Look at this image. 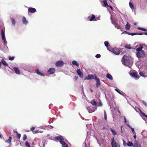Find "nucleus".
<instances>
[{"label": "nucleus", "mask_w": 147, "mask_h": 147, "mask_svg": "<svg viewBox=\"0 0 147 147\" xmlns=\"http://www.w3.org/2000/svg\"><path fill=\"white\" fill-rule=\"evenodd\" d=\"M121 61L123 64L125 66H127L130 68L133 64L132 60L130 59L126 55H124Z\"/></svg>", "instance_id": "nucleus-1"}, {"label": "nucleus", "mask_w": 147, "mask_h": 147, "mask_svg": "<svg viewBox=\"0 0 147 147\" xmlns=\"http://www.w3.org/2000/svg\"><path fill=\"white\" fill-rule=\"evenodd\" d=\"M55 138V139L59 141L60 143L62 145L63 147H68L67 144L63 140V138L62 136H58L56 137Z\"/></svg>", "instance_id": "nucleus-2"}, {"label": "nucleus", "mask_w": 147, "mask_h": 147, "mask_svg": "<svg viewBox=\"0 0 147 147\" xmlns=\"http://www.w3.org/2000/svg\"><path fill=\"white\" fill-rule=\"evenodd\" d=\"M136 55L137 57L138 58L144 57L145 55V52L144 50L137 52Z\"/></svg>", "instance_id": "nucleus-3"}, {"label": "nucleus", "mask_w": 147, "mask_h": 147, "mask_svg": "<svg viewBox=\"0 0 147 147\" xmlns=\"http://www.w3.org/2000/svg\"><path fill=\"white\" fill-rule=\"evenodd\" d=\"M86 109L89 113H91L94 111L95 109H96L95 108L91 106H90V107H87Z\"/></svg>", "instance_id": "nucleus-4"}, {"label": "nucleus", "mask_w": 147, "mask_h": 147, "mask_svg": "<svg viewBox=\"0 0 147 147\" xmlns=\"http://www.w3.org/2000/svg\"><path fill=\"white\" fill-rule=\"evenodd\" d=\"M115 90L118 93L120 94L123 95L126 98V95L123 92L121 91L120 90L118 89H116Z\"/></svg>", "instance_id": "nucleus-5"}, {"label": "nucleus", "mask_w": 147, "mask_h": 147, "mask_svg": "<svg viewBox=\"0 0 147 147\" xmlns=\"http://www.w3.org/2000/svg\"><path fill=\"white\" fill-rule=\"evenodd\" d=\"M64 63L63 61H59L56 62L55 65L57 67H61L63 66Z\"/></svg>", "instance_id": "nucleus-6"}, {"label": "nucleus", "mask_w": 147, "mask_h": 147, "mask_svg": "<svg viewBox=\"0 0 147 147\" xmlns=\"http://www.w3.org/2000/svg\"><path fill=\"white\" fill-rule=\"evenodd\" d=\"M112 50H113L112 52L116 55H119L121 52V50H120L119 49H117L116 50H115L112 49Z\"/></svg>", "instance_id": "nucleus-7"}, {"label": "nucleus", "mask_w": 147, "mask_h": 147, "mask_svg": "<svg viewBox=\"0 0 147 147\" xmlns=\"http://www.w3.org/2000/svg\"><path fill=\"white\" fill-rule=\"evenodd\" d=\"M111 144L112 147H120L119 145L114 140L111 142Z\"/></svg>", "instance_id": "nucleus-8"}, {"label": "nucleus", "mask_w": 147, "mask_h": 147, "mask_svg": "<svg viewBox=\"0 0 147 147\" xmlns=\"http://www.w3.org/2000/svg\"><path fill=\"white\" fill-rule=\"evenodd\" d=\"M123 33L127 34L129 35H131L132 36H133L134 35H137V34H138V35H142V34H143V33H130L129 32H127L126 31H125Z\"/></svg>", "instance_id": "nucleus-9"}, {"label": "nucleus", "mask_w": 147, "mask_h": 147, "mask_svg": "<svg viewBox=\"0 0 147 147\" xmlns=\"http://www.w3.org/2000/svg\"><path fill=\"white\" fill-rule=\"evenodd\" d=\"M55 71V69L53 68H50L48 71V72L49 74H52L54 73Z\"/></svg>", "instance_id": "nucleus-10"}, {"label": "nucleus", "mask_w": 147, "mask_h": 147, "mask_svg": "<svg viewBox=\"0 0 147 147\" xmlns=\"http://www.w3.org/2000/svg\"><path fill=\"white\" fill-rule=\"evenodd\" d=\"M78 75L80 78H82L83 76V74L81 72L80 69H78L77 70Z\"/></svg>", "instance_id": "nucleus-11"}, {"label": "nucleus", "mask_w": 147, "mask_h": 147, "mask_svg": "<svg viewBox=\"0 0 147 147\" xmlns=\"http://www.w3.org/2000/svg\"><path fill=\"white\" fill-rule=\"evenodd\" d=\"M28 11L30 13H34L36 11V10L34 8L30 7L28 9Z\"/></svg>", "instance_id": "nucleus-12"}, {"label": "nucleus", "mask_w": 147, "mask_h": 147, "mask_svg": "<svg viewBox=\"0 0 147 147\" xmlns=\"http://www.w3.org/2000/svg\"><path fill=\"white\" fill-rule=\"evenodd\" d=\"M131 76L134 77L135 79H138L139 78V76H138L137 74L136 73H133L131 74Z\"/></svg>", "instance_id": "nucleus-13"}, {"label": "nucleus", "mask_w": 147, "mask_h": 147, "mask_svg": "<svg viewBox=\"0 0 147 147\" xmlns=\"http://www.w3.org/2000/svg\"><path fill=\"white\" fill-rule=\"evenodd\" d=\"M22 21L23 24L26 25L28 23V21L27 20L26 18L23 16L22 18Z\"/></svg>", "instance_id": "nucleus-14"}, {"label": "nucleus", "mask_w": 147, "mask_h": 147, "mask_svg": "<svg viewBox=\"0 0 147 147\" xmlns=\"http://www.w3.org/2000/svg\"><path fill=\"white\" fill-rule=\"evenodd\" d=\"M13 69L16 74H20V72L18 68L17 67H13Z\"/></svg>", "instance_id": "nucleus-15"}, {"label": "nucleus", "mask_w": 147, "mask_h": 147, "mask_svg": "<svg viewBox=\"0 0 147 147\" xmlns=\"http://www.w3.org/2000/svg\"><path fill=\"white\" fill-rule=\"evenodd\" d=\"M35 72L38 75H40L41 76H44L45 75L44 74L40 72L38 70V69H36Z\"/></svg>", "instance_id": "nucleus-16"}, {"label": "nucleus", "mask_w": 147, "mask_h": 147, "mask_svg": "<svg viewBox=\"0 0 147 147\" xmlns=\"http://www.w3.org/2000/svg\"><path fill=\"white\" fill-rule=\"evenodd\" d=\"M94 79V76L93 75H88L87 78H86L85 80H91Z\"/></svg>", "instance_id": "nucleus-17"}, {"label": "nucleus", "mask_w": 147, "mask_h": 147, "mask_svg": "<svg viewBox=\"0 0 147 147\" xmlns=\"http://www.w3.org/2000/svg\"><path fill=\"white\" fill-rule=\"evenodd\" d=\"M143 45H143V44L141 45L140 47H139L136 49V50L137 52H139V51H143V50H142V49L143 47Z\"/></svg>", "instance_id": "nucleus-18"}, {"label": "nucleus", "mask_w": 147, "mask_h": 147, "mask_svg": "<svg viewBox=\"0 0 147 147\" xmlns=\"http://www.w3.org/2000/svg\"><path fill=\"white\" fill-rule=\"evenodd\" d=\"M145 72L144 71H139V74L142 77H143L144 78H146L147 77V76L145 75L144 74Z\"/></svg>", "instance_id": "nucleus-19"}, {"label": "nucleus", "mask_w": 147, "mask_h": 147, "mask_svg": "<svg viewBox=\"0 0 147 147\" xmlns=\"http://www.w3.org/2000/svg\"><path fill=\"white\" fill-rule=\"evenodd\" d=\"M130 27V25L128 22H127L125 26V29L127 30H129V29Z\"/></svg>", "instance_id": "nucleus-20"}, {"label": "nucleus", "mask_w": 147, "mask_h": 147, "mask_svg": "<svg viewBox=\"0 0 147 147\" xmlns=\"http://www.w3.org/2000/svg\"><path fill=\"white\" fill-rule=\"evenodd\" d=\"M106 77L107 78L111 80H113L112 76L109 74H107L106 75Z\"/></svg>", "instance_id": "nucleus-21"}, {"label": "nucleus", "mask_w": 147, "mask_h": 147, "mask_svg": "<svg viewBox=\"0 0 147 147\" xmlns=\"http://www.w3.org/2000/svg\"><path fill=\"white\" fill-rule=\"evenodd\" d=\"M88 18H90V19H89V20L90 21H92L93 20H94V19L95 18V15H92V16L91 17V16H90L88 17Z\"/></svg>", "instance_id": "nucleus-22"}, {"label": "nucleus", "mask_w": 147, "mask_h": 147, "mask_svg": "<svg viewBox=\"0 0 147 147\" xmlns=\"http://www.w3.org/2000/svg\"><path fill=\"white\" fill-rule=\"evenodd\" d=\"M12 138L11 136H10L9 138V139L8 140H6L5 141V142L8 143H10L11 142V140Z\"/></svg>", "instance_id": "nucleus-23"}, {"label": "nucleus", "mask_w": 147, "mask_h": 147, "mask_svg": "<svg viewBox=\"0 0 147 147\" xmlns=\"http://www.w3.org/2000/svg\"><path fill=\"white\" fill-rule=\"evenodd\" d=\"M2 39L3 42V43L5 46L7 44V42L6 41L5 37H2Z\"/></svg>", "instance_id": "nucleus-24"}, {"label": "nucleus", "mask_w": 147, "mask_h": 147, "mask_svg": "<svg viewBox=\"0 0 147 147\" xmlns=\"http://www.w3.org/2000/svg\"><path fill=\"white\" fill-rule=\"evenodd\" d=\"M1 63H2V64L6 66H8V64L6 63V61L4 59H2L1 60Z\"/></svg>", "instance_id": "nucleus-25"}, {"label": "nucleus", "mask_w": 147, "mask_h": 147, "mask_svg": "<svg viewBox=\"0 0 147 147\" xmlns=\"http://www.w3.org/2000/svg\"><path fill=\"white\" fill-rule=\"evenodd\" d=\"M45 145L43 142L39 143L38 145H36L35 147H44Z\"/></svg>", "instance_id": "nucleus-26"}, {"label": "nucleus", "mask_w": 147, "mask_h": 147, "mask_svg": "<svg viewBox=\"0 0 147 147\" xmlns=\"http://www.w3.org/2000/svg\"><path fill=\"white\" fill-rule=\"evenodd\" d=\"M96 87L98 88L99 86L100 85V84L99 79H97V81H96Z\"/></svg>", "instance_id": "nucleus-27"}, {"label": "nucleus", "mask_w": 147, "mask_h": 147, "mask_svg": "<svg viewBox=\"0 0 147 147\" xmlns=\"http://www.w3.org/2000/svg\"><path fill=\"white\" fill-rule=\"evenodd\" d=\"M72 64L73 65H76L77 66H79V63L76 61L75 60H74L72 61Z\"/></svg>", "instance_id": "nucleus-28"}, {"label": "nucleus", "mask_w": 147, "mask_h": 147, "mask_svg": "<svg viewBox=\"0 0 147 147\" xmlns=\"http://www.w3.org/2000/svg\"><path fill=\"white\" fill-rule=\"evenodd\" d=\"M140 146H141L140 144H139L137 142H136L134 143L133 147H139Z\"/></svg>", "instance_id": "nucleus-29"}, {"label": "nucleus", "mask_w": 147, "mask_h": 147, "mask_svg": "<svg viewBox=\"0 0 147 147\" xmlns=\"http://www.w3.org/2000/svg\"><path fill=\"white\" fill-rule=\"evenodd\" d=\"M127 145L129 146H133L134 145L133 143L129 141L127 144Z\"/></svg>", "instance_id": "nucleus-30"}, {"label": "nucleus", "mask_w": 147, "mask_h": 147, "mask_svg": "<svg viewBox=\"0 0 147 147\" xmlns=\"http://www.w3.org/2000/svg\"><path fill=\"white\" fill-rule=\"evenodd\" d=\"M91 103L93 105L96 106V102L94 100H92L91 101Z\"/></svg>", "instance_id": "nucleus-31"}, {"label": "nucleus", "mask_w": 147, "mask_h": 147, "mask_svg": "<svg viewBox=\"0 0 147 147\" xmlns=\"http://www.w3.org/2000/svg\"><path fill=\"white\" fill-rule=\"evenodd\" d=\"M129 5L130 8L133 9H134V6L133 4L130 2L129 3Z\"/></svg>", "instance_id": "nucleus-32"}, {"label": "nucleus", "mask_w": 147, "mask_h": 147, "mask_svg": "<svg viewBox=\"0 0 147 147\" xmlns=\"http://www.w3.org/2000/svg\"><path fill=\"white\" fill-rule=\"evenodd\" d=\"M103 3H104V5H105V7H109V6L108 5L107 3V1H103Z\"/></svg>", "instance_id": "nucleus-33"}, {"label": "nucleus", "mask_w": 147, "mask_h": 147, "mask_svg": "<svg viewBox=\"0 0 147 147\" xmlns=\"http://www.w3.org/2000/svg\"><path fill=\"white\" fill-rule=\"evenodd\" d=\"M114 25L115 27L117 29H119L120 28V26L118 24L115 23Z\"/></svg>", "instance_id": "nucleus-34"}, {"label": "nucleus", "mask_w": 147, "mask_h": 147, "mask_svg": "<svg viewBox=\"0 0 147 147\" xmlns=\"http://www.w3.org/2000/svg\"><path fill=\"white\" fill-rule=\"evenodd\" d=\"M125 48L127 49H132L133 48L130 47V45H126L125 46Z\"/></svg>", "instance_id": "nucleus-35"}, {"label": "nucleus", "mask_w": 147, "mask_h": 147, "mask_svg": "<svg viewBox=\"0 0 147 147\" xmlns=\"http://www.w3.org/2000/svg\"><path fill=\"white\" fill-rule=\"evenodd\" d=\"M137 28L139 30H142V31H147V30L145 28H141V27H138Z\"/></svg>", "instance_id": "nucleus-36"}, {"label": "nucleus", "mask_w": 147, "mask_h": 147, "mask_svg": "<svg viewBox=\"0 0 147 147\" xmlns=\"http://www.w3.org/2000/svg\"><path fill=\"white\" fill-rule=\"evenodd\" d=\"M1 37H5V34L3 30H1Z\"/></svg>", "instance_id": "nucleus-37"}, {"label": "nucleus", "mask_w": 147, "mask_h": 147, "mask_svg": "<svg viewBox=\"0 0 147 147\" xmlns=\"http://www.w3.org/2000/svg\"><path fill=\"white\" fill-rule=\"evenodd\" d=\"M104 44H105V46L106 47H108L109 43L107 41H105L104 42Z\"/></svg>", "instance_id": "nucleus-38"}, {"label": "nucleus", "mask_w": 147, "mask_h": 147, "mask_svg": "<svg viewBox=\"0 0 147 147\" xmlns=\"http://www.w3.org/2000/svg\"><path fill=\"white\" fill-rule=\"evenodd\" d=\"M25 145L27 147H30L29 143L27 141H26L25 142Z\"/></svg>", "instance_id": "nucleus-39"}, {"label": "nucleus", "mask_w": 147, "mask_h": 147, "mask_svg": "<svg viewBox=\"0 0 147 147\" xmlns=\"http://www.w3.org/2000/svg\"><path fill=\"white\" fill-rule=\"evenodd\" d=\"M111 131L112 132L113 135H115L117 134V133L116 131L112 129H111Z\"/></svg>", "instance_id": "nucleus-40"}, {"label": "nucleus", "mask_w": 147, "mask_h": 147, "mask_svg": "<svg viewBox=\"0 0 147 147\" xmlns=\"http://www.w3.org/2000/svg\"><path fill=\"white\" fill-rule=\"evenodd\" d=\"M11 20L12 24L13 25H15L16 23L15 20L13 18H11Z\"/></svg>", "instance_id": "nucleus-41"}, {"label": "nucleus", "mask_w": 147, "mask_h": 147, "mask_svg": "<svg viewBox=\"0 0 147 147\" xmlns=\"http://www.w3.org/2000/svg\"><path fill=\"white\" fill-rule=\"evenodd\" d=\"M27 138V136L26 134H24L23 137V140L24 141H25Z\"/></svg>", "instance_id": "nucleus-42"}, {"label": "nucleus", "mask_w": 147, "mask_h": 147, "mask_svg": "<svg viewBox=\"0 0 147 147\" xmlns=\"http://www.w3.org/2000/svg\"><path fill=\"white\" fill-rule=\"evenodd\" d=\"M14 59V57H10L9 56V59L10 61H12Z\"/></svg>", "instance_id": "nucleus-43"}, {"label": "nucleus", "mask_w": 147, "mask_h": 147, "mask_svg": "<svg viewBox=\"0 0 147 147\" xmlns=\"http://www.w3.org/2000/svg\"><path fill=\"white\" fill-rule=\"evenodd\" d=\"M100 57H101V55H100V54H97L95 55V57L97 58H100Z\"/></svg>", "instance_id": "nucleus-44"}, {"label": "nucleus", "mask_w": 147, "mask_h": 147, "mask_svg": "<svg viewBox=\"0 0 147 147\" xmlns=\"http://www.w3.org/2000/svg\"><path fill=\"white\" fill-rule=\"evenodd\" d=\"M17 137L19 139H20L21 137V134H20L18 133L17 134Z\"/></svg>", "instance_id": "nucleus-45"}, {"label": "nucleus", "mask_w": 147, "mask_h": 147, "mask_svg": "<svg viewBox=\"0 0 147 147\" xmlns=\"http://www.w3.org/2000/svg\"><path fill=\"white\" fill-rule=\"evenodd\" d=\"M123 145H124V146H126V145H127V144L125 142L124 140H123Z\"/></svg>", "instance_id": "nucleus-46"}, {"label": "nucleus", "mask_w": 147, "mask_h": 147, "mask_svg": "<svg viewBox=\"0 0 147 147\" xmlns=\"http://www.w3.org/2000/svg\"><path fill=\"white\" fill-rule=\"evenodd\" d=\"M131 130L132 131L133 133V134H136V132L134 131V128H131Z\"/></svg>", "instance_id": "nucleus-47"}, {"label": "nucleus", "mask_w": 147, "mask_h": 147, "mask_svg": "<svg viewBox=\"0 0 147 147\" xmlns=\"http://www.w3.org/2000/svg\"><path fill=\"white\" fill-rule=\"evenodd\" d=\"M142 102L145 106L147 107V104L146 102H145L143 100Z\"/></svg>", "instance_id": "nucleus-48"}, {"label": "nucleus", "mask_w": 147, "mask_h": 147, "mask_svg": "<svg viewBox=\"0 0 147 147\" xmlns=\"http://www.w3.org/2000/svg\"><path fill=\"white\" fill-rule=\"evenodd\" d=\"M107 49L108 50L112 52L113 50H112V49H110L108 47H107Z\"/></svg>", "instance_id": "nucleus-49"}, {"label": "nucleus", "mask_w": 147, "mask_h": 147, "mask_svg": "<svg viewBox=\"0 0 147 147\" xmlns=\"http://www.w3.org/2000/svg\"><path fill=\"white\" fill-rule=\"evenodd\" d=\"M34 129H35V127H32V128H31V129H30V130H31V131H33L34 130Z\"/></svg>", "instance_id": "nucleus-50"}, {"label": "nucleus", "mask_w": 147, "mask_h": 147, "mask_svg": "<svg viewBox=\"0 0 147 147\" xmlns=\"http://www.w3.org/2000/svg\"><path fill=\"white\" fill-rule=\"evenodd\" d=\"M124 119L125 122V123L127 122V121L126 120V117H125V116H124Z\"/></svg>", "instance_id": "nucleus-51"}, {"label": "nucleus", "mask_w": 147, "mask_h": 147, "mask_svg": "<svg viewBox=\"0 0 147 147\" xmlns=\"http://www.w3.org/2000/svg\"><path fill=\"white\" fill-rule=\"evenodd\" d=\"M109 7L112 10H113V8L112 6H109V7Z\"/></svg>", "instance_id": "nucleus-52"}, {"label": "nucleus", "mask_w": 147, "mask_h": 147, "mask_svg": "<svg viewBox=\"0 0 147 147\" xmlns=\"http://www.w3.org/2000/svg\"><path fill=\"white\" fill-rule=\"evenodd\" d=\"M102 129H103V130H104V129H106V128L104 126H103L102 127Z\"/></svg>", "instance_id": "nucleus-53"}, {"label": "nucleus", "mask_w": 147, "mask_h": 147, "mask_svg": "<svg viewBox=\"0 0 147 147\" xmlns=\"http://www.w3.org/2000/svg\"><path fill=\"white\" fill-rule=\"evenodd\" d=\"M94 79L95 80H96V81H97V79H98V78H97V77H96V76H95V78L94 77Z\"/></svg>", "instance_id": "nucleus-54"}, {"label": "nucleus", "mask_w": 147, "mask_h": 147, "mask_svg": "<svg viewBox=\"0 0 147 147\" xmlns=\"http://www.w3.org/2000/svg\"><path fill=\"white\" fill-rule=\"evenodd\" d=\"M78 77L75 76L74 77V79L75 80H77L78 79Z\"/></svg>", "instance_id": "nucleus-55"}, {"label": "nucleus", "mask_w": 147, "mask_h": 147, "mask_svg": "<svg viewBox=\"0 0 147 147\" xmlns=\"http://www.w3.org/2000/svg\"><path fill=\"white\" fill-rule=\"evenodd\" d=\"M142 33H143L142 34H145L147 35V32H142Z\"/></svg>", "instance_id": "nucleus-56"}, {"label": "nucleus", "mask_w": 147, "mask_h": 147, "mask_svg": "<svg viewBox=\"0 0 147 147\" xmlns=\"http://www.w3.org/2000/svg\"><path fill=\"white\" fill-rule=\"evenodd\" d=\"M104 117H105V120H107V115H105V116H104Z\"/></svg>", "instance_id": "nucleus-57"}, {"label": "nucleus", "mask_w": 147, "mask_h": 147, "mask_svg": "<svg viewBox=\"0 0 147 147\" xmlns=\"http://www.w3.org/2000/svg\"><path fill=\"white\" fill-rule=\"evenodd\" d=\"M102 104L101 103V102H100L99 103V105H98V106H102Z\"/></svg>", "instance_id": "nucleus-58"}, {"label": "nucleus", "mask_w": 147, "mask_h": 147, "mask_svg": "<svg viewBox=\"0 0 147 147\" xmlns=\"http://www.w3.org/2000/svg\"><path fill=\"white\" fill-rule=\"evenodd\" d=\"M127 125L128 127H129V128H132L128 124H127Z\"/></svg>", "instance_id": "nucleus-59"}, {"label": "nucleus", "mask_w": 147, "mask_h": 147, "mask_svg": "<svg viewBox=\"0 0 147 147\" xmlns=\"http://www.w3.org/2000/svg\"><path fill=\"white\" fill-rule=\"evenodd\" d=\"M134 137L135 139L136 138V134H134Z\"/></svg>", "instance_id": "nucleus-60"}, {"label": "nucleus", "mask_w": 147, "mask_h": 147, "mask_svg": "<svg viewBox=\"0 0 147 147\" xmlns=\"http://www.w3.org/2000/svg\"><path fill=\"white\" fill-rule=\"evenodd\" d=\"M95 20H98V18H95Z\"/></svg>", "instance_id": "nucleus-61"}, {"label": "nucleus", "mask_w": 147, "mask_h": 147, "mask_svg": "<svg viewBox=\"0 0 147 147\" xmlns=\"http://www.w3.org/2000/svg\"><path fill=\"white\" fill-rule=\"evenodd\" d=\"M90 89L91 92H93V91L91 88H90Z\"/></svg>", "instance_id": "nucleus-62"}, {"label": "nucleus", "mask_w": 147, "mask_h": 147, "mask_svg": "<svg viewBox=\"0 0 147 147\" xmlns=\"http://www.w3.org/2000/svg\"><path fill=\"white\" fill-rule=\"evenodd\" d=\"M142 114V115H143V116H145V114H144V113H143Z\"/></svg>", "instance_id": "nucleus-63"}, {"label": "nucleus", "mask_w": 147, "mask_h": 147, "mask_svg": "<svg viewBox=\"0 0 147 147\" xmlns=\"http://www.w3.org/2000/svg\"><path fill=\"white\" fill-rule=\"evenodd\" d=\"M38 133V131H35L34 132V133Z\"/></svg>", "instance_id": "nucleus-64"}]
</instances>
